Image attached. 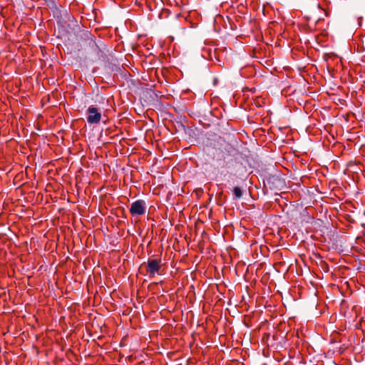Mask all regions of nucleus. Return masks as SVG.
I'll return each instance as SVG.
<instances>
[{"mask_svg":"<svg viewBox=\"0 0 365 365\" xmlns=\"http://www.w3.org/2000/svg\"><path fill=\"white\" fill-rule=\"evenodd\" d=\"M85 51H87L88 56L92 61H98L105 59V48L106 46L103 41H99L96 42L95 37L91 34L86 33Z\"/></svg>","mask_w":365,"mask_h":365,"instance_id":"obj_1","label":"nucleus"},{"mask_svg":"<svg viewBox=\"0 0 365 365\" xmlns=\"http://www.w3.org/2000/svg\"><path fill=\"white\" fill-rule=\"evenodd\" d=\"M269 189L272 190L273 188L272 187L268 188L267 184H252V185L247 188L252 197H255V192H257V196L258 197L271 195Z\"/></svg>","mask_w":365,"mask_h":365,"instance_id":"obj_2","label":"nucleus"},{"mask_svg":"<svg viewBox=\"0 0 365 365\" xmlns=\"http://www.w3.org/2000/svg\"><path fill=\"white\" fill-rule=\"evenodd\" d=\"M161 259H149L148 262H144L142 266L145 265L146 271L150 277L158 274L161 269Z\"/></svg>","mask_w":365,"mask_h":365,"instance_id":"obj_3","label":"nucleus"},{"mask_svg":"<svg viewBox=\"0 0 365 365\" xmlns=\"http://www.w3.org/2000/svg\"><path fill=\"white\" fill-rule=\"evenodd\" d=\"M86 114L87 122L89 124H98L101 120L102 115L101 112L98 111V108L94 106H91L88 107L86 111Z\"/></svg>","mask_w":365,"mask_h":365,"instance_id":"obj_4","label":"nucleus"},{"mask_svg":"<svg viewBox=\"0 0 365 365\" xmlns=\"http://www.w3.org/2000/svg\"><path fill=\"white\" fill-rule=\"evenodd\" d=\"M130 212L133 216L142 215L145 212V203L143 200H138L133 202L130 207Z\"/></svg>","mask_w":365,"mask_h":365,"instance_id":"obj_5","label":"nucleus"},{"mask_svg":"<svg viewBox=\"0 0 365 365\" xmlns=\"http://www.w3.org/2000/svg\"><path fill=\"white\" fill-rule=\"evenodd\" d=\"M247 188L248 187H247V185H245V187H239V186L234 187L231 190L232 192L233 196H234V199H235V200L240 199L242 197L243 193L247 191Z\"/></svg>","mask_w":365,"mask_h":365,"instance_id":"obj_6","label":"nucleus"},{"mask_svg":"<svg viewBox=\"0 0 365 365\" xmlns=\"http://www.w3.org/2000/svg\"><path fill=\"white\" fill-rule=\"evenodd\" d=\"M268 182H282L285 180L282 178L281 173L277 170H274V173L270 174V177L267 179Z\"/></svg>","mask_w":365,"mask_h":365,"instance_id":"obj_7","label":"nucleus"},{"mask_svg":"<svg viewBox=\"0 0 365 365\" xmlns=\"http://www.w3.org/2000/svg\"><path fill=\"white\" fill-rule=\"evenodd\" d=\"M115 190V188L111 185V186H102L100 188L97 189V191L98 192H103V195H107V194H109L110 195L111 192Z\"/></svg>","mask_w":365,"mask_h":365,"instance_id":"obj_8","label":"nucleus"},{"mask_svg":"<svg viewBox=\"0 0 365 365\" xmlns=\"http://www.w3.org/2000/svg\"><path fill=\"white\" fill-rule=\"evenodd\" d=\"M163 190V192H165V187L163 184L158 185L155 187L153 188V193L154 195H160L161 190Z\"/></svg>","mask_w":365,"mask_h":365,"instance_id":"obj_9","label":"nucleus"},{"mask_svg":"<svg viewBox=\"0 0 365 365\" xmlns=\"http://www.w3.org/2000/svg\"><path fill=\"white\" fill-rule=\"evenodd\" d=\"M76 187H77L78 190L80 189V187L78 186V184H76Z\"/></svg>","mask_w":365,"mask_h":365,"instance_id":"obj_10","label":"nucleus"},{"mask_svg":"<svg viewBox=\"0 0 365 365\" xmlns=\"http://www.w3.org/2000/svg\"><path fill=\"white\" fill-rule=\"evenodd\" d=\"M168 195H172V192H171V191H169V192H168Z\"/></svg>","mask_w":365,"mask_h":365,"instance_id":"obj_11","label":"nucleus"}]
</instances>
